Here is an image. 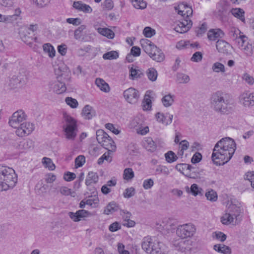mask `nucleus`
Listing matches in <instances>:
<instances>
[{
    "label": "nucleus",
    "instance_id": "obj_1",
    "mask_svg": "<svg viewBox=\"0 0 254 254\" xmlns=\"http://www.w3.org/2000/svg\"><path fill=\"white\" fill-rule=\"evenodd\" d=\"M236 149V144L233 139L229 137L223 138L215 145L212 160L217 166L224 165L231 159Z\"/></svg>",
    "mask_w": 254,
    "mask_h": 254
},
{
    "label": "nucleus",
    "instance_id": "obj_2",
    "mask_svg": "<svg viewBox=\"0 0 254 254\" xmlns=\"http://www.w3.org/2000/svg\"><path fill=\"white\" fill-rule=\"evenodd\" d=\"M17 182V176L15 171L12 168L0 165V190L12 189Z\"/></svg>",
    "mask_w": 254,
    "mask_h": 254
},
{
    "label": "nucleus",
    "instance_id": "obj_3",
    "mask_svg": "<svg viewBox=\"0 0 254 254\" xmlns=\"http://www.w3.org/2000/svg\"><path fill=\"white\" fill-rule=\"evenodd\" d=\"M228 96V95L220 91L212 94L210 98V103L215 111L221 114H228L231 107Z\"/></svg>",
    "mask_w": 254,
    "mask_h": 254
},
{
    "label": "nucleus",
    "instance_id": "obj_4",
    "mask_svg": "<svg viewBox=\"0 0 254 254\" xmlns=\"http://www.w3.org/2000/svg\"><path fill=\"white\" fill-rule=\"evenodd\" d=\"M64 69L65 70L62 71L59 67L58 70H56V74L58 75L57 80L50 82L48 85L50 91H52L57 94L63 93L66 90L65 83L61 80L62 77L65 79V76L66 74L68 76L69 71L66 67Z\"/></svg>",
    "mask_w": 254,
    "mask_h": 254
},
{
    "label": "nucleus",
    "instance_id": "obj_5",
    "mask_svg": "<svg viewBox=\"0 0 254 254\" xmlns=\"http://www.w3.org/2000/svg\"><path fill=\"white\" fill-rule=\"evenodd\" d=\"M64 123L63 125V129L65 137L67 139L74 140L77 131L76 121L72 117L66 114L64 115Z\"/></svg>",
    "mask_w": 254,
    "mask_h": 254
},
{
    "label": "nucleus",
    "instance_id": "obj_6",
    "mask_svg": "<svg viewBox=\"0 0 254 254\" xmlns=\"http://www.w3.org/2000/svg\"><path fill=\"white\" fill-rule=\"evenodd\" d=\"M142 249L149 254H165L161 250L160 243L155 238L149 236L143 239L142 244Z\"/></svg>",
    "mask_w": 254,
    "mask_h": 254
},
{
    "label": "nucleus",
    "instance_id": "obj_7",
    "mask_svg": "<svg viewBox=\"0 0 254 254\" xmlns=\"http://www.w3.org/2000/svg\"><path fill=\"white\" fill-rule=\"evenodd\" d=\"M184 15H185V19H183L182 21H179L177 25L174 28L176 32L180 33L187 32L192 25V22L190 18V17L192 15V9L187 3Z\"/></svg>",
    "mask_w": 254,
    "mask_h": 254
},
{
    "label": "nucleus",
    "instance_id": "obj_8",
    "mask_svg": "<svg viewBox=\"0 0 254 254\" xmlns=\"http://www.w3.org/2000/svg\"><path fill=\"white\" fill-rule=\"evenodd\" d=\"M195 231V226L192 224L188 223L179 226L176 230V234L182 239H185L193 236Z\"/></svg>",
    "mask_w": 254,
    "mask_h": 254
},
{
    "label": "nucleus",
    "instance_id": "obj_9",
    "mask_svg": "<svg viewBox=\"0 0 254 254\" xmlns=\"http://www.w3.org/2000/svg\"><path fill=\"white\" fill-rule=\"evenodd\" d=\"M27 26H22L19 28V35L21 40L30 47H32L33 41L37 42L38 39L36 37H33L35 34H31L30 32L28 31Z\"/></svg>",
    "mask_w": 254,
    "mask_h": 254
},
{
    "label": "nucleus",
    "instance_id": "obj_10",
    "mask_svg": "<svg viewBox=\"0 0 254 254\" xmlns=\"http://www.w3.org/2000/svg\"><path fill=\"white\" fill-rule=\"evenodd\" d=\"M26 115L22 110L15 112L9 118L8 124L13 128H17L26 119Z\"/></svg>",
    "mask_w": 254,
    "mask_h": 254
},
{
    "label": "nucleus",
    "instance_id": "obj_11",
    "mask_svg": "<svg viewBox=\"0 0 254 254\" xmlns=\"http://www.w3.org/2000/svg\"><path fill=\"white\" fill-rule=\"evenodd\" d=\"M26 77L24 75L19 74L17 75H13L10 77L7 84L9 88L14 89L23 85L26 83Z\"/></svg>",
    "mask_w": 254,
    "mask_h": 254
},
{
    "label": "nucleus",
    "instance_id": "obj_12",
    "mask_svg": "<svg viewBox=\"0 0 254 254\" xmlns=\"http://www.w3.org/2000/svg\"><path fill=\"white\" fill-rule=\"evenodd\" d=\"M16 130V134L20 137L30 134L34 130V125L29 122L21 124Z\"/></svg>",
    "mask_w": 254,
    "mask_h": 254
},
{
    "label": "nucleus",
    "instance_id": "obj_13",
    "mask_svg": "<svg viewBox=\"0 0 254 254\" xmlns=\"http://www.w3.org/2000/svg\"><path fill=\"white\" fill-rule=\"evenodd\" d=\"M138 91L134 88H129L124 92V97L126 100L131 104L137 102L139 97Z\"/></svg>",
    "mask_w": 254,
    "mask_h": 254
},
{
    "label": "nucleus",
    "instance_id": "obj_14",
    "mask_svg": "<svg viewBox=\"0 0 254 254\" xmlns=\"http://www.w3.org/2000/svg\"><path fill=\"white\" fill-rule=\"evenodd\" d=\"M240 102L245 107L254 105V93L244 92L240 96Z\"/></svg>",
    "mask_w": 254,
    "mask_h": 254
},
{
    "label": "nucleus",
    "instance_id": "obj_15",
    "mask_svg": "<svg viewBox=\"0 0 254 254\" xmlns=\"http://www.w3.org/2000/svg\"><path fill=\"white\" fill-rule=\"evenodd\" d=\"M142 47L146 53L150 57L153 52L157 51V47L150 40L146 39H142L140 40Z\"/></svg>",
    "mask_w": 254,
    "mask_h": 254
},
{
    "label": "nucleus",
    "instance_id": "obj_16",
    "mask_svg": "<svg viewBox=\"0 0 254 254\" xmlns=\"http://www.w3.org/2000/svg\"><path fill=\"white\" fill-rule=\"evenodd\" d=\"M68 216L74 222H78L82 218L92 216V214L88 211L81 209L76 212H69Z\"/></svg>",
    "mask_w": 254,
    "mask_h": 254
},
{
    "label": "nucleus",
    "instance_id": "obj_17",
    "mask_svg": "<svg viewBox=\"0 0 254 254\" xmlns=\"http://www.w3.org/2000/svg\"><path fill=\"white\" fill-rule=\"evenodd\" d=\"M216 47L219 52L228 54L230 53L232 46L226 41L223 40H219L217 41Z\"/></svg>",
    "mask_w": 254,
    "mask_h": 254
},
{
    "label": "nucleus",
    "instance_id": "obj_18",
    "mask_svg": "<svg viewBox=\"0 0 254 254\" xmlns=\"http://www.w3.org/2000/svg\"><path fill=\"white\" fill-rule=\"evenodd\" d=\"M155 117L158 122L165 125H168L172 123L173 115L169 114H166V115H164L163 113L158 112L156 114Z\"/></svg>",
    "mask_w": 254,
    "mask_h": 254
},
{
    "label": "nucleus",
    "instance_id": "obj_19",
    "mask_svg": "<svg viewBox=\"0 0 254 254\" xmlns=\"http://www.w3.org/2000/svg\"><path fill=\"white\" fill-rule=\"evenodd\" d=\"M76 9L86 13H90L92 9L90 5L83 3L81 1H74L72 5Z\"/></svg>",
    "mask_w": 254,
    "mask_h": 254
},
{
    "label": "nucleus",
    "instance_id": "obj_20",
    "mask_svg": "<svg viewBox=\"0 0 254 254\" xmlns=\"http://www.w3.org/2000/svg\"><path fill=\"white\" fill-rule=\"evenodd\" d=\"M142 144L143 147L149 151L153 152L156 150V144L151 137L145 138Z\"/></svg>",
    "mask_w": 254,
    "mask_h": 254
},
{
    "label": "nucleus",
    "instance_id": "obj_21",
    "mask_svg": "<svg viewBox=\"0 0 254 254\" xmlns=\"http://www.w3.org/2000/svg\"><path fill=\"white\" fill-rule=\"evenodd\" d=\"M82 115L85 119L90 120L96 115V112L93 108L90 105L84 106L82 110Z\"/></svg>",
    "mask_w": 254,
    "mask_h": 254
},
{
    "label": "nucleus",
    "instance_id": "obj_22",
    "mask_svg": "<svg viewBox=\"0 0 254 254\" xmlns=\"http://www.w3.org/2000/svg\"><path fill=\"white\" fill-rule=\"evenodd\" d=\"M120 208L118 204L114 201H112L105 208L104 213L107 215L113 213L119 210Z\"/></svg>",
    "mask_w": 254,
    "mask_h": 254
},
{
    "label": "nucleus",
    "instance_id": "obj_23",
    "mask_svg": "<svg viewBox=\"0 0 254 254\" xmlns=\"http://www.w3.org/2000/svg\"><path fill=\"white\" fill-rule=\"evenodd\" d=\"M21 11L19 9L15 10V13L11 15H3L2 22L5 23H11L14 21L17 20L18 15L20 14Z\"/></svg>",
    "mask_w": 254,
    "mask_h": 254
},
{
    "label": "nucleus",
    "instance_id": "obj_24",
    "mask_svg": "<svg viewBox=\"0 0 254 254\" xmlns=\"http://www.w3.org/2000/svg\"><path fill=\"white\" fill-rule=\"evenodd\" d=\"M175 169L185 175L188 170H195V167L186 163L178 164L175 166Z\"/></svg>",
    "mask_w": 254,
    "mask_h": 254
},
{
    "label": "nucleus",
    "instance_id": "obj_25",
    "mask_svg": "<svg viewBox=\"0 0 254 254\" xmlns=\"http://www.w3.org/2000/svg\"><path fill=\"white\" fill-rule=\"evenodd\" d=\"M223 34V31L220 29H211L208 32L207 37L210 40L214 41L218 37H221V35Z\"/></svg>",
    "mask_w": 254,
    "mask_h": 254
},
{
    "label": "nucleus",
    "instance_id": "obj_26",
    "mask_svg": "<svg viewBox=\"0 0 254 254\" xmlns=\"http://www.w3.org/2000/svg\"><path fill=\"white\" fill-rule=\"evenodd\" d=\"M98 181V176L96 173L89 172L85 180V184L90 186L92 184H95Z\"/></svg>",
    "mask_w": 254,
    "mask_h": 254
},
{
    "label": "nucleus",
    "instance_id": "obj_27",
    "mask_svg": "<svg viewBox=\"0 0 254 254\" xmlns=\"http://www.w3.org/2000/svg\"><path fill=\"white\" fill-rule=\"evenodd\" d=\"M234 216L237 217V214L230 213L226 211V213L221 217V221L223 224L228 225L233 222Z\"/></svg>",
    "mask_w": 254,
    "mask_h": 254
},
{
    "label": "nucleus",
    "instance_id": "obj_28",
    "mask_svg": "<svg viewBox=\"0 0 254 254\" xmlns=\"http://www.w3.org/2000/svg\"><path fill=\"white\" fill-rule=\"evenodd\" d=\"M213 249L215 251L223 254H231V249L224 245L216 244L214 246Z\"/></svg>",
    "mask_w": 254,
    "mask_h": 254
},
{
    "label": "nucleus",
    "instance_id": "obj_29",
    "mask_svg": "<svg viewBox=\"0 0 254 254\" xmlns=\"http://www.w3.org/2000/svg\"><path fill=\"white\" fill-rule=\"evenodd\" d=\"M97 86L100 88V90L105 92H108L110 91L109 85L102 79L97 78L95 81Z\"/></svg>",
    "mask_w": 254,
    "mask_h": 254
},
{
    "label": "nucleus",
    "instance_id": "obj_30",
    "mask_svg": "<svg viewBox=\"0 0 254 254\" xmlns=\"http://www.w3.org/2000/svg\"><path fill=\"white\" fill-rule=\"evenodd\" d=\"M242 32L240 30L235 27H231L229 29L228 35L229 38L234 41L235 39H237V37L241 34Z\"/></svg>",
    "mask_w": 254,
    "mask_h": 254
},
{
    "label": "nucleus",
    "instance_id": "obj_31",
    "mask_svg": "<svg viewBox=\"0 0 254 254\" xmlns=\"http://www.w3.org/2000/svg\"><path fill=\"white\" fill-rule=\"evenodd\" d=\"M98 32L103 36H104L109 39H113L115 36L114 32L108 28H100L98 29Z\"/></svg>",
    "mask_w": 254,
    "mask_h": 254
},
{
    "label": "nucleus",
    "instance_id": "obj_32",
    "mask_svg": "<svg viewBox=\"0 0 254 254\" xmlns=\"http://www.w3.org/2000/svg\"><path fill=\"white\" fill-rule=\"evenodd\" d=\"M150 58L157 62H161L164 60L165 56L161 51L157 47V51L156 52H153V54L151 55Z\"/></svg>",
    "mask_w": 254,
    "mask_h": 254
},
{
    "label": "nucleus",
    "instance_id": "obj_33",
    "mask_svg": "<svg viewBox=\"0 0 254 254\" xmlns=\"http://www.w3.org/2000/svg\"><path fill=\"white\" fill-rule=\"evenodd\" d=\"M146 75L148 78L151 81H155L156 80L158 76V72L157 70L153 67L148 68L146 72Z\"/></svg>",
    "mask_w": 254,
    "mask_h": 254
},
{
    "label": "nucleus",
    "instance_id": "obj_34",
    "mask_svg": "<svg viewBox=\"0 0 254 254\" xmlns=\"http://www.w3.org/2000/svg\"><path fill=\"white\" fill-rule=\"evenodd\" d=\"M33 146V142L31 139H27L20 141L19 144V148L24 150H27L32 148Z\"/></svg>",
    "mask_w": 254,
    "mask_h": 254
},
{
    "label": "nucleus",
    "instance_id": "obj_35",
    "mask_svg": "<svg viewBox=\"0 0 254 254\" xmlns=\"http://www.w3.org/2000/svg\"><path fill=\"white\" fill-rule=\"evenodd\" d=\"M174 96L168 94L164 96L162 99V102L165 107L171 106L174 103Z\"/></svg>",
    "mask_w": 254,
    "mask_h": 254
},
{
    "label": "nucleus",
    "instance_id": "obj_36",
    "mask_svg": "<svg viewBox=\"0 0 254 254\" xmlns=\"http://www.w3.org/2000/svg\"><path fill=\"white\" fill-rule=\"evenodd\" d=\"M45 52L48 53L50 58H53L55 56L56 51L53 46L50 43H46L43 46Z\"/></svg>",
    "mask_w": 254,
    "mask_h": 254
},
{
    "label": "nucleus",
    "instance_id": "obj_37",
    "mask_svg": "<svg viewBox=\"0 0 254 254\" xmlns=\"http://www.w3.org/2000/svg\"><path fill=\"white\" fill-rule=\"evenodd\" d=\"M109 135L102 129L96 131V139L99 144L102 143L104 140L109 137Z\"/></svg>",
    "mask_w": 254,
    "mask_h": 254
},
{
    "label": "nucleus",
    "instance_id": "obj_38",
    "mask_svg": "<svg viewBox=\"0 0 254 254\" xmlns=\"http://www.w3.org/2000/svg\"><path fill=\"white\" fill-rule=\"evenodd\" d=\"M232 14L236 17L238 18L242 21L245 20L244 16V11L241 8H233L231 10Z\"/></svg>",
    "mask_w": 254,
    "mask_h": 254
},
{
    "label": "nucleus",
    "instance_id": "obj_39",
    "mask_svg": "<svg viewBox=\"0 0 254 254\" xmlns=\"http://www.w3.org/2000/svg\"><path fill=\"white\" fill-rule=\"evenodd\" d=\"M187 3L182 2L180 3L177 7H175V9L177 10V12L179 15H181L183 19H185V11L186 10Z\"/></svg>",
    "mask_w": 254,
    "mask_h": 254
},
{
    "label": "nucleus",
    "instance_id": "obj_40",
    "mask_svg": "<svg viewBox=\"0 0 254 254\" xmlns=\"http://www.w3.org/2000/svg\"><path fill=\"white\" fill-rule=\"evenodd\" d=\"M86 26L84 25L80 26L74 32V37L76 40H80L83 39L82 32L85 29Z\"/></svg>",
    "mask_w": 254,
    "mask_h": 254
},
{
    "label": "nucleus",
    "instance_id": "obj_41",
    "mask_svg": "<svg viewBox=\"0 0 254 254\" xmlns=\"http://www.w3.org/2000/svg\"><path fill=\"white\" fill-rule=\"evenodd\" d=\"M142 107L143 110H150L152 107V103L150 100V97L149 95H145L144 98L142 102Z\"/></svg>",
    "mask_w": 254,
    "mask_h": 254
},
{
    "label": "nucleus",
    "instance_id": "obj_42",
    "mask_svg": "<svg viewBox=\"0 0 254 254\" xmlns=\"http://www.w3.org/2000/svg\"><path fill=\"white\" fill-rule=\"evenodd\" d=\"M133 6L137 9H144L146 6V3L143 0H130Z\"/></svg>",
    "mask_w": 254,
    "mask_h": 254
},
{
    "label": "nucleus",
    "instance_id": "obj_43",
    "mask_svg": "<svg viewBox=\"0 0 254 254\" xmlns=\"http://www.w3.org/2000/svg\"><path fill=\"white\" fill-rule=\"evenodd\" d=\"M119 57V54L117 51H112L105 53L103 58L105 60H114Z\"/></svg>",
    "mask_w": 254,
    "mask_h": 254
},
{
    "label": "nucleus",
    "instance_id": "obj_44",
    "mask_svg": "<svg viewBox=\"0 0 254 254\" xmlns=\"http://www.w3.org/2000/svg\"><path fill=\"white\" fill-rule=\"evenodd\" d=\"M177 81L179 83H187L190 81V77L187 74L178 73L177 74Z\"/></svg>",
    "mask_w": 254,
    "mask_h": 254
},
{
    "label": "nucleus",
    "instance_id": "obj_45",
    "mask_svg": "<svg viewBox=\"0 0 254 254\" xmlns=\"http://www.w3.org/2000/svg\"><path fill=\"white\" fill-rule=\"evenodd\" d=\"M212 69L214 72L218 73L219 72H224L225 71L224 64L219 62L215 63L212 66Z\"/></svg>",
    "mask_w": 254,
    "mask_h": 254
},
{
    "label": "nucleus",
    "instance_id": "obj_46",
    "mask_svg": "<svg viewBox=\"0 0 254 254\" xmlns=\"http://www.w3.org/2000/svg\"><path fill=\"white\" fill-rule=\"evenodd\" d=\"M165 157L166 160L168 163L174 162L178 159L177 156L172 151H169L167 153H165Z\"/></svg>",
    "mask_w": 254,
    "mask_h": 254
},
{
    "label": "nucleus",
    "instance_id": "obj_47",
    "mask_svg": "<svg viewBox=\"0 0 254 254\" xmlns=\"http://www.w3.org/2000/svg\"><path fill=\"white\" fill-rule=\"evenodd\" d=\"M205 196L207 199L211 201H215L217 199V194L215 191L213 190L207 191L205 193Z\"/></svg>",
    "mask_w": 254,
    "mask_h": 254
},
{
    "label": "nucleus",
    "instance_id": "obj_48",
    "mask_svg": "<svg viewBox=\"0 0 254 254\" xmlns=\"http://www.w3.org/2000/svg\"><path fill=\"white\" fill-rule=\"evenodd\" d=\"M43 163L46 168L50 170H54L55 169V165L52 161V160L49 158L44 157L43 158Z\"/></svg>",
    "mask_w": 254,
    "mask_h": 254
},
{
    "label": "nucleus",
    "instance_id": "obj_49",
    "mask_svg": "<svg viewBox=\"0 0 254 254\" xmlns=\"http://www.w3.org/2000/svg\"><path fill=\"white\" fill-rule=\"evenodd\" d=\"M155 173L156 174H163L165 176H167L170 173V172L167 167L159 165L155 169Z\"/></svg>",
    "mask_w": 254,
    "mask_h": 254
},
{
    "label": "nucleus",
    "instance_id": "obj_50",
    "mask_svg": "<svg viewBox=\"0 0 254 254\" xmlns=\"http://www.w3.org/2000/svg\"><path fill=\"white\" fill-rule=\"evenodd\" d=\"M124 178L126 180H129L134 177V172L131 168H126L124 171Z\"/></svg>",
    "mask_w": 254,
    "mask_h": 254
},
{
    "label": "nucleus",
    "instance_id": "obj_51",
    "mask_svg": "<svg viewBox=\"0 0 254 254\" xmlns=\"http://www.w3.org/2000/svg\"><path fill=\"white\" fill-rule=\"evenodd\" d=\"M241 49L248 56H251L253 54V45L252 44H250L249 42L243 46Z\"/></svg>",
    "mask_w": 254,
    "mask_h": 254
},
{
    "label": "nucleus",
    "instance_id": "obj_52",
    "mask_svg": "<svg viewBox=\"0 0 254 254\" xmlns=\"http://www.w3.org/2000/svg\"><path fill=\"white\" fill-rule=\"evenodd\" d=\"M226 211L230 213H235L237 214V216L239 215L240 209L235 204H230L228 207Z\"/></svg>",
    "mask_w": 254,
    "mask_h": 254
},
{
    "label": "nucleus",
    "instance_id": "obj_53",
    "mask_svg": "<svg viewBox=\"0 0 254 254\" xmlns=\"http://www.w3.org/2000/svg\"><path fill=\"white\" fill-rule=\"evenodd\" d=\"M113 143H114V141L112 138L109 136V137H107L106 139L104 140V141L102 142V143H101L100 144L104 148L109 149L110 147H112Z\"/></svg>",
    "mask_w": 254,
    "mask_h": 254
},
{
    "label": "nucleus",
    "instance_id": "obj_54",
    "mask_svg": "<svg viewBox=\"0 0 254 254\" xmlns=\"http://www.w3.org/2000/svg\"><path fill=\"white\" fill-rule=\"evenodd\" d=\"M143 34L147 38H150L155 34V31L150 27H146L143 31Z\"/></svg>",
    "mask_w": 254,
    "mask_h": 254
},
{
    "label": "nucleus",
    "instance_id": "obj_55",
    "mask_svg": "<svg viewBox=\"0 0 254 254\" xmlns=\"http://www.w3.org/2000/svg\"><path fill=\"white\" fill-rule=\"evenodd\" d=\"M65 102L72 108H76L78 104V102L76 99L69 97L65 98Z\"/></svg>",
    "mask_w": 254,
    "mask_h": 254
},
{
    "label": "nucleus",
    "instance_id": "obj_56",
    "mask_svg": "<svg viewBox=\"0 0 254 254\" xmlns=\"http://www.w3.org/2000/svg\"><path fill=\"white\" fill-rule=\"evenodd\" d=\"M85 162V157L83 155H79L75 159V165L76 168L80 167L83 165Z\"/></svg>",
    "mask_w": 254,
    "mask_h": 254
},
{
    "label": "nucleus",
    "instance_id": "obj_57",
    "mask_svg": "<svg viewBox=\"0 0 254 254\" xmlns=\"http://www.w3.org/2000/svg\"><path fill=\"white\" fill-rule=\"evenodd\" d=\"M135 189L133 187L127 188L125 190L123 195L125 198H130L135 194Z\"/></svg>",
    "mask_w": 254,
    "mask_h": 254
},
{
    "label": "nucleus",
    "instance_id": "obj_58",
    "mask_svg": "<svg viewBox=\"0 0 254 254\" xmlns=\"http://www.w3.org/2000/svg\"><path fill=\"white\" fill-rule=\"evenodd\" d=\"M207 30V24L203 23L201 26L195 30V33L197 36H201Z\"/></svg>",
    "mask_w": 254,
    "mask_h": 254
},
{
    "label": "nucleus",
    "instance_id": "obj_59",
    "mask_svg": "<svg viewBox=\"0 0 254 254\" xmlns=\"http://www.w3.org/2000/svg\"><path fill=\"white\" fill-rule=\"evenodd\" d=\"M92 50V47L90 45H88L86 46H84L83 48H80L78 50V53L79 56H83L86 53H89L90 51Z\"/></svg>",
    "mask_w": 254,
    "mask_h": 254
},
{
    "label": "nucleus",
    "instance_id": "obj_60",
    "mask_svg": "<svg viewBox=\"0 0 254 254\" xmlns=\"http://www.w3.org/2000/svg\"><path fill=\"white\" fill-rule=\"evenodd\" d=\"M129 71L130 72V76H131L132 79L140 77V74H142L139 70L136 69L133 67H131Z\"/></svg>",
    "mask_w": 254,
    "mask_h": 254
},
{
    "label": "nucleus",
    "instance_id": "obj_61",
    "mask_svg": "<svg viewBox=\"0 0 254 254\" xmlns=\"http://www.w3.org/2000/svg\"><path fill=\"white\" fill-rule=\"evenodd\" d=\"M121 229V225L120 223L115 222L112 223L109 227V230L112 232H116Z\"/></svg>",
    "mask_w": 254,
    "mask_h": 254
},
{
    "label": "nucleus",
    "instance_id": "obj_62",
    "mask_svg": "<svg viewBox=\"0 0 254 254\" xmlns=\"http://www.w3.org/2000/svg\"><path fill=\"white\" fill-rule=\"evenodd\" d=\"M76 178V175L74 173L67 172L64 176V179L67 182H70Z\"/></svg>",
    "mask_w": 254,
    "mask_h": 254
},
{
    "label": "nucleus",
    "instance_id": "obj_63",
    "mask_svg": "<svg viewBox=\"0 0 254 254\" xmlns=\"http://www.w3.org/2000/svg\"><path fill=\"white\" fill-rule=\"evenodd\" d=\"M202 59V53L200 52H196L193 54L190 60L192 62H199L201 61Z\"/></svg>",
    "mask_w": 254,
    "mask_h": 254
},
{
    "label": "nucleus",
    "instance_id": "obj_64",
    "mask_svg": "<svg viewBox=\"0 0 254 254\" xmlns=\"http://www.w3.org/2000/svg\"><path fill=\"white\" fill-rule=\"evenodd\" d=\"M245 179L251 184L252 187L254 188V174L248 172L246 175Z\"/></svg>",
    "mask_w": 254,
    "mask_h": 254
}]
</instances>
